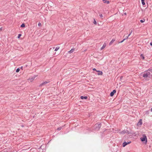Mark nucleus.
Segmentation results:
<instances>
[{"instance_id":"f257e3e1","label":"nucleus","mask_w":152,"mask_h":152,"mask_svg":"<svg viewBox=\"0 0 152 152\" xmlns=\"http://www.w3.org/2000/svg\"><path fill=\"white\" fill-rule=\"evenodd\" d=\"M151 72H152L151 70H147L143 74V77H144L146 78L149 77L150 75Z\"/></svg>"},{"instance_id":"f03ea898","label":"nucleus","mask_w":152,"mask_h":152,"mask_svg":"<svg viewBox=\"0 0 152 152\" xmlns=\"http://www.w3.org/2000/svg\"><path fill=\"white\" fill-rule=\"evenodd\" d=\"M140 140L142 142L145 141V143L147 142L146 137L145 135H143L142 137L140 138Z\"/></svg>"},{"instance_id":"7ed1b4c3","label":"nucleus","mask_w":152,"mask_h":152,"mask_svg":"<svg viewBox=\"0 0 152 152\" xmlns=\"http://www.w3.org/2000/svg\"><path fill=\"white\" fill-rule=\"evenodd\" d=\"M142 124V120L141 119H140V120L137 123V126H141Z\"/></svg>"},{"instance_id":"20e7f679","label":"nucleus","mask_w":152,"mask_h":152,"mask_svg":"<svg viewBox=\"0 0 152 152\" xmlns=\"http://www.w3.org/2000/svg\"><path fill=\"white\" fill-rule=\"evenodd\" d=\"M116 92V91L115 90H114L113 91L111 92L110 94V96H113L114 94H115Z\"/></svg>"},{"instance_id":"39448f33","label":"nucleus","mask_w":152,"mask_h":152,"mask_svg":"<svg viewBox=\"0 0 152 152\" xmlns=\"http://www.w3.org/2000/svg\"><path fill=\"white\" fill-rule=\"evenodd\" d=\"M115 39H112L110 42L109 43V45H111L115 41Z\"/></svg>"},{"instance_id":"423d86ee","label":"nucleus","mask_w":152,"mask_h":152,"mask_svg":"<svg viewBox=\"0 0 152 152\" xmlns=\"http://www.w3.org/2000/svg\"><path fill=\"white\" fill-rule=\"evenodd\" d=\"M96 72H98L99 73H98V75H102L103 74V73L102 71L98 70L96 71Z\"/></svg>"},{"instance_id":"0eeeda50","label":"nucleus","mask_w":152,"mask_h":152,"mask_svg":"<svg viewBox=\"0 0 152 152\" xmlns=\"http://www.w3.org/2000/svg\"><path fill=\"white\" fill-rule=\"evenodd\" d=\"M35 77H32L31 78L28 79V80H29L31 82H32L34 80L35 78Z\"/></svg>"},{"instance_id":"6e6552de","label":"nucleus","mask_w":152,"mask_h":152,"mask_svg":"<svg viewBox=\"0 0 152 152\" xmlns=\"http://www.w3.org/2000/svg\"><path fill=\"white\" fill-rule=\"evenodd\" d=\"M75 50V49L74 48L70 50L68 52V53H71L73 52Z\"/></svg>"},{"instance_id":"1a4fd4ad","label":"nucleus","mask_w":152,"mask_h":152,"mask_svg":"<svg viewBox=\"0 0 152 152\" xmlns=\"http://www.w3.org/2000/svg\"><path fill=\"white\" fill-rule=\"evenodd\" d=\"M106 44L105 43H104L103 44L102 47L101 48V50H102V49H104L106 47Z\"/></svg>"},{"instance_id":"9d476101","label":"nucleus","mask_w":152,"mask_h":152,"mask_svg":"<svg viewBox=\"0 0 152 152\" xmlns=\"http://www.w3.org/2000/svg\"><path fill=\"white\" fill-rule=\"evenodd\" d=\"M128 143H129V142ZM128 144V143L126 142H124L123 143V147H125L126 145H127Z\"/></svg>"},{"instance_id":"9b49d317","label":"nucleus","mask_w":152,"mask_h":152,"mask_svg":"<svg viewBox=\"0 0 152 152\" xmlns=\"http://www.w3.org/2000/svg\"><path fill=\"white\" fill-rule=\"evenodd\" d=\"M80 98L81 99H87V96H81L80 97Z\"/></svg>"},{"instance_id":"f8f14e48","label":"nucleus","mask_w":152,"mask_h":152,"mask_svg":"<svg viewBox=\"0 0 152 152\" xmlns=\"http://www.w3.org/2000/svg\"><path fill=\"white\" fill-rule=\"evenodd\" d=\"M140 57L143 60L145 58H144V56L143 54H141L140 55Z\"/></svg>"},{"instance_id":"ddd939ff","label":"nucleus","mask_w":152,"mask_h":152,"mask_svg":"<svg viewBox=\"0 0 152 152\" xmlns=\"http://www.w3.org/2000/svg\"><path fill=\"white\" fill-rule=\"evenodd\" d=\"M102 0L104 2V3H105L107 2V4H108L109 3V1H107V0Z\"/></svg>"},{"instance_id":"4468645a","label":"nucleus","mask_w":152,"mask_h":152,"mask_svg":"<svg viewBox=\"0 0 152 152\" xmlns=\"http://www.w3.org/2000/svg\"><path fill=\"white\" fill-rule=\"evenodd\" d=\"M145 0H141L142 3L143 5H144L145 4Z\"/></svg>"},{"instance_id":"2eb2a0df","label":"nucleus","mask_w":152,"mask_h":152,"mask_svg":"<svg viewBox=\"0 0 152 152\" xmlns=\"http://www.w3.org/2000/svg\"><path fill=\"white\" fill-rule=\"evenodd\" d=\"M59 48V47H57L55 50V51H57Z\"/></svg>"},{"instance_id":"dca6fc26","label":"nucleus","mask_w":152,"mask_h":152,"mask_svg":"<svg viewBox=\"0 0 152 152\" xmlns=\"http://www.w3.org/2000/svg\"><path fill=\"white\" fill-rule=\"evenodd\" d=\"M93 23H94V24L95 25H96L97 24V22H96V20L94 19Z\"/></svg>"},{"instance_id":"f3484780","label":"nucleus","mask_w":152,"mask_h":152,"mask_svg":"<svg viewBox=\"0 0 152 152\" xmlns=\"http://www.w3.org/2000/svg\"><path fill=\"white\" fill-rule=\"evenodd\" d=\"M25 27V25L24 23H23L21 25V27Z\"/></svg>"},{"instance_id":"a211bd4d","label":"nucleus","mask_w":152,"mask_h":152,"mask_svg":"<svg viewBox=\"0 0 152 152\" xmlns=\"http://www.w3.org/2000/svg\"><path fill=\"white\" fill-rule=\"evenodd\" d=\"M48 83V82H47V81H45V82H43L41 85H43L46 84V83Z\"/></svg>"},{"instance_id":"6ab92c4d","label":"nucleus","mask_w":152,"mask_h":152,"mask_svg":"<svg viewBox=\"0 0 152 152\" xmlns=\"http://www.w3.org/2000/svg\"><path fill=\"white\" fill-rule=\"evenodd\" d=\"M20 70V69L19 68H18L16 70V72H19Z\"/></svg>"},{"instance_id":"aec40b11","label":"nucleus","mask_w":152,"mask_h":152,"mask_svg":"<svg viewBox=\"0 0 152 152\" xmlns=\"http://www.w3.org/2000/svg\"><path fill=\"white\" fill-rule=\"evenodd\" d=\"M145 21V20H140V22L141 23H143V22H144Z\"/></svg>"},{"instance_id":"412c9836","label":"nucleus","mask_w":152,"mask_h":152,"mask_svg":"<svg viewBox=\"0 0 152 152\" xmlns=\"http://www.w3.org/2000/svg\"><path fill=\"white\" fill-rule=\"evenodd\" d=\"M21 34H19L18 35V38H20V37L21 36Z\"/></svg>"},{"instance_id":"4be33fe9","label":"nucleus","mask_w":152,"mask_h":152,"mask_svg":"<svg viewBox=\"0 0 152 152\" xmlns=\"http://www.w3.org/2000/svg\"><path fill=\"white\" fill-rule=\"evenodd\" d=\"M125 39H124L122 41H121V42H119V43H121L122 42H123L125 40Z\"/></svg>"},{"instance_id":"5701e85b","label":"nucleus","mask_w":152,"mask_h":152,"mask_svg":"<svg viewBox=\"0 0 152 152\" xmlns=\"http://www.w3.org/2000/svg\"><path fill=\"white\" fill-rule=\"evenodd\" d=\"M38 25L39 26H41V24L39 22L38 23Z\"/></svg>"},{"instance_id":"b1692460","label":"nucleus","mask_w":152,"mask_h":152,"mask_svg":"<svg viewBox=\"0 0 152 152\" xmlns=\"http://www.w3.org/2000/svg\"><path fill=\"white\" fill-rule=\"evenodd\" d=\"M61 127H59V128H58L57 129L58 130H61Z\"/></svg>"},{"instance_id":"393cba45","label":"nucleus","mask_w":152,"mask_h":152,"mask_svg":"<svg viewBox=\"0 0 152 152\" xmlns=\"http://www.w3.org/2000/svg\"><path fill=\"white\" fill-rule=\"evenodd\" d=\"M99 16L101 17H103V15L102 14H100L99 15Z\"/></svg>"},{"instance_id":"a878e982","label":"nucleus","mask_w":152,"mask_h":152,"mask_svg":"<svg viewBox=\"0 0 152 152\" xmlns=\"http://www.w3.org/2000/svg\"><path fill=\"white\" fill-rule=\"evenodd\" d=\"M93 70L94 71H96H96H97V70H96V69L95 68H93Z\"/></svg>"},{"instance_id":"bb28decb","label":"nucleus","mask_w":152,"mask_h":152,"mask_svg":"<svg viewBox=\"0 0 152 152\" xmlns=\"http://www.w3.org/2000/svg\"><path fill=\"white\" fill-rule=\"evenodd\" d=\"M130 34H130L129 35H128V37H127V38H128V37H129V36L130 35Z\"/></svg>"},{"instance_id":"cd10ccee","label":"nucleus","mask_w":152,"mask_h":152,"mask_svg":"<svg viewBox=\"0 0 152 152\" xmlns=\"http://www.w3.org/2000/svg\"><path fill=\"white\" fill-rule=\"evenodd\" d=\"M151 45H152V42H151L150 43Z\"/></svg>"},{"instance_id":"c85d7f7f","label":"nucleus","mask_w":152,"mask_h":152,"mask_svg":"<svg viewBox=\"0 0 152 152\" xmlns=\"http://www.w3.org/2000/svg\"><path fill=\"white\" fill-rule=\"evenodd\" d=\"M22 68H23V67H21V69H22Z\"/></svg>"},{"instance_id":"c756f323","label":"nucleus","mask_w":152,"mask_h":152,"mask_svg":"<svg viewBox=\"0 0 152 152\" xmlns=\"http://www.w3.org/2000/svg\"><path fill=\"white\" fill-rule=\"evenodd\" d=\"M151 111L152 110V108H151Z\"/></svg>"}]
</instances>
